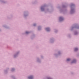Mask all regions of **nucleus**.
<instances>
[{"instance_id":"nucleus-8","label":"nucleus","mask_w":79,"mask_h":79,"mask_svg":"<svg viewBox=\"0 0 79 79\" xmlns=\"http://www.w3.org/2000/svg\"><path fill=\"white\" fill-rule=\"evenodd\" d=\"M41 10H42V11H43V8H42V7L41 8Z\"/></svg>"},{"instance_id":"nucleus-11","label":"nucleus","mask_w":79,"mask_h":79,"mask_svg":"<svg viewBox=\"0 0 79 79\" xmlns=\"http://www.w3.org/2000/svg\"><path fill=\"white\" fill-rule=\"evenodd\" d=\"M34 26H35V24H34Z\"/></svg>"},{"instance_id":"nucleus-9","label":"nucleus","mask_w":79,"mask_h":79,"mask_svg":"<svg viewBox=\"0 0 79 79\" xmlns=\"http://www.w3.org/2000/svg\"><path fill=\"white\" fill-rule=\"evenodd\" d=\"M73 10L72 9L71 10V12H73Z\"/></svg>"},{"instance_id":"nucleus-2","label":"nucleus","mask_w":79,"mask_h":79,"mask_svg":"<svg viewBox=\"0 0 79 79\" xmlns=\"http://www.w3.org/2000/svg\"><path fill=\"white\" fill-rule=\"evenodd\" d=\"M28 79H33V77L32 76H31L28 77Z\"/></svg>"},{"instance_id":"nucleus-6","label":"nucleus","mask_w":79,"mask_h":79,"mask_svg":"<svg viewBox=\"0 0 79 79\" xmlns=\"http://www.w3.org/2000/svg\"><path fill=\"white\" fill-rule=\"evenodd\" d=\"M70 59H68L67 60V61H70Z\"/></svg>"},{"instance_id":"nucleus-10","label":"nucleus","mask_w":79,"mask_h":79,"mask_svg":"<svg viewBox=\"0 0 79 79\" xmlns=\"http://www.w3.org/2000/svg\"><path fill=\"white\" fill-rule=\"evenodd\" d=\"M12 71H13V70H14V69H12Z\"/></svg>"},{"instance_id":"nucleus-7","label":"nucleus","mask_w":79,"mask_h":79,"mask_svg":"<svg viewBox=\"0 0 79 79\" xmlns=\"http://www.w3.org/2000/svg\"><path fill=\"white\" fill-rule=\"evenodd\" d=\"M26 34H29V32H28V31H26Z\"/></svg>"},{"instance_id":"nucleus-4","label":"nucleus","mask_w":79,"mask_h":79,"mask_svg":"<svg viewBox=\"0 0 79 79\" xmlns=\"http://www.w3.org/2000/svg\"><path fill=\"white\" fill-rule=\"evenodd\" d=\"M78 50V48H75L74 49V51L75 52H76V51H77Z\"/></svg>"},{"instance_id":"nucleus-5","label":"nucleus","mask_w":79,"mask_h":79,"mask_svg":"<svg viewBox=\"0 0 79 79\" xmlns=\"http://www.w3.org/2000/svg\"><path fill=\"white\" fill-rule=\"evenodd\" d=\"M76 60H74L72 62V63H76Z\"/></svg>"},{"instance_id":"nucleus-1","label":"nucleus","mask_w":79,"mask_h":79,"mask_svg":"<svg viewBox=\"0 0 79 79\" xmlns=\"http://www.w3.org/2000/svg\"><path fill=\"white\" fill-rule=\"evenodd\" d=\"M59 20L60 21H62L63 20V19L62 18V17H60L59 19Z\"/></svg>"},{"instance_id":"nucleus-3","label":"nucleus","mask_w":79,"mask_h":79,"mask_svg":"<svg viewBox=\"0 0 79 79\" xmlns=\"http://www.w3.org/2000/svg\"><path fill=\"white\" fill-rule=\"evenodd\" d=\"M46 30L47 31H50V28H47L46 29Z\"/></svg>"}]
</instances>
